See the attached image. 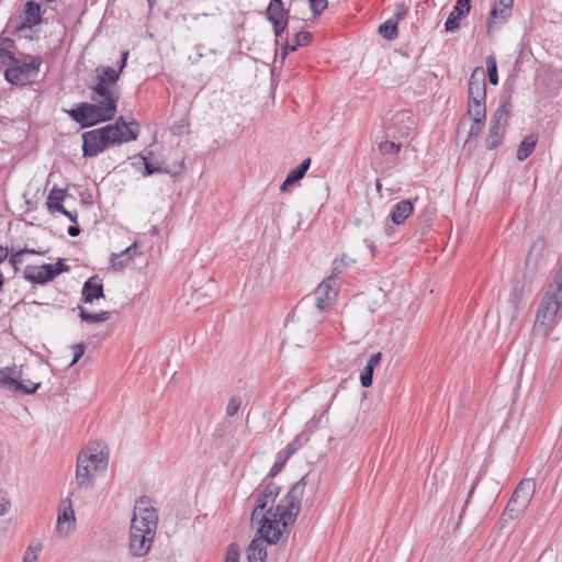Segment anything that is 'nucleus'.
Listing matches in <instances>:
<instances>
[{
  "instance_id": "nucleus-1",
  "label": "nucleus",
  "mask_w": 562,
  "mask_h": 562,
  "mask_svg": "<svg viewBox=\"0 0 562 562\" xmlns=\"http://www.w3.org/2000/svg\"><path fill=\"white\" fill-rule=\"evenodd\" d=\"M305 488V477H302L278 503L280 488L277 484L269 483L259 492L250 517L257 525V532L247 548L248 562H266L267 544H277L289 532L301 510Z\"/></svg>"
},
{
  "instance_id": "nucleus-2",
  "label": "nucleus",
  "mask_w": 562,
  "mask_h": 562,
  "mask_svg": "<svg viewBox=\"0 0 562 562\" xmlns=\"http://www.w3.org/2000/svg\"><path fill=\"white\" fill-rule=\"evenodd\" d=\"M128 53L122 54L119 69L109 66L95 69L97 83L92 88V103H82L77 109L69 111V115L82 127L92 126L100 122L110 121L115 116L117 102L120 100V88L117 85L120 74L126 65Z\"/></svg>"
},
{
  "instance_id": "nucleus-3",
  "label": "nucleus",
  "mask_w": 562,
  "mask_h": 562,
  "mask_svg": "<svg viewBox=\"0 0 562 562\" xmlns=\"http://www.w3.org/2000/svg\"><path fill=\"white\" fill-rule=\"evenodd\" d=\"M137 134L138 125L135 122H131L128 124L123 120V117H120L115 124L92 130L82 135L83 156L93 157L111 145L135 140L137 138Z\"/></svg>"
},
{
  "instance_id": "nucleus-4",
  "label": "nucleus",
  "mask_w": 562,
  "mask_h": 562,
  "mask_svg": "<svg viewBox=\"0 0 562 562\" xmlns=\"http://www.w3.org/2000/svg\"><path fill=\"white\" fill-rule=\"evenodd\" d=\"M485 72L483 67H475L469 79L468 115L472 120L469 137H477L486 120Z\"/></svg>"
},
{
  "instance_id": "nucleus-5",
  "label": "nucleus",
  "mask_w": 562,
  "mask_h": 562,
  "mask_svg": "<svg viewBox=\"0 0 562 562\" xmlns=\"http://www.w3.org/2000/svg\"><path fill=\"white\" fill-rule=\"evenodd\" d=\"M109 456L99 445L88 446L77 457L75 485L87 490L93 485L98 475L108 468Z\"/></svg>"
},
{
  "instance_id": "nucleus-6",
  "label": "nucleus",
  "mask_w": 562,
  "mask_h": 562,
  "mask_svg": "<svg viewBox=\"0 0 562 562\" xmlns=\"http://www.w3.org/2000/svg\"><path fill=\"white\" fill-rule=\"evenodd\" d=\"M322 321V315L306 307L305 303H299L285 321L288 339L299 347L311 342L316 336V326Z\"/></svg>"
},
{
  "instance_id": "nucleus-7",
  "label": "nucleus",
  "mask_w": 562,
  "mask_h": 562,
  "mask_svg": "<svg viewBox=\"0 0 562 562\" xmlns=\"http://www.w3.org/2000/svg\"><path fill=\"white\" fill-rule=\"evenodd\" d=\"M560 310H562V283L553 280L538 308L533 324L535 333L548 336L558 323Z\"/></svg>"
},
{
  "instance_id": "nucleus-8",
  "label": "nucleus",
  "mask_w": 562,
  "mask_h": 562,
  "mask_svg": "<svg viewBox=\"0 0 562 562\" xmlns=\"http://www.w3.org/2000/svg\"><path fill=\"white\" fill-rule=\"evenodd\" d=\"M337 295V279L335 274H331L321 282L312 294L303 297L300 303H305L306 307L323 316V313L334 305Z\"/></svg>"
},
{
  "instance_id": "nucleus-9",
  "label": "nucleus",
  "mask_w": 562,
  "mask_h": 562,
  "mask_svg": "<svg viewBox=\"0 0 562 562\" xmlns=\"http://www.w3.org/2000/svg\"><path fill=\"white\" fill-rule=\"evenodd\" d=\"M536 492V482L532 479H524L515 488L507 506L502 515V520L508 522L521 515L530 504Z\"/></svg>"
},
{
  "instance_id": "nucleus-10",
  "label": "nucleus",
  "mask_w": 562,
  "mask_h": 562,
  "mask_svg": "<svg viewBox=\"0 0 562 562\" xmlns=\"http://www.w3.org/2000/svg\"><path fill=\"white\" fill-rule=\"evenodd\" d=\"M26 369L23 367L3 368L0 370V384L9 390L33 394L41 386V381H34L29 378Z\"/></svg>"
},
{
  "instance_id": "nucleus-11",
  "label": "nucleus",
  "mask_w": 562,
  "mask_h": 562,
  "mask_svg": "<svg viewBox=\"0 0 562 562\" xmlns=\"http://www.w3.org/2000/svg\"><path fill=\"white\" fill-rule=\"evenodd\" d=\"M158 522L157 510L154 507L151 501L147 496L139 497L134 506L133 518H132V529H136V532L142 530L156 533Z\"/></svg>"
},
{
  "instance_id": "nucleus-12",
  "label": "nucleus",
  "mask_w": 562,
  "mask_h": 562,
  "mask_svg": "<svg viewBox=\"0 0 562 562\" xmlns=\"http://www.w3.org/2000/svg\"><path fill=\"white\" fill-rule=\"evenodd\" d=\"M40 61L34 57L14 60V64L4 72L5 79L12 85L25 86L33 81L38 74Z\"/></svg>"
},
{
  "instance_id": "nucleus-13",
  "label": "nucleus",
  "mask_w": 562,
  "mask_h": 562,
  "mask_svg": "<svg viewBox=\"0 0 562 562\" xmlns=\"http://www.w3.org/2000/svg\"><path fill=\"white\" fill-rule=\"evenodd\" d=\"M508 116L509 110L505 104L498 106L493 113L486 137L487 149H493L502 143Z\"/></svg>"
},
{
  "instance_id": "nucleus-14",
  "label": "nucleus",
  "mask_w": 562,
  "mask_h": 562,
  "mask_svg": "<svg viewBox=\"0 0 562 562\" xmlns=\"http://www.w3.org/2000/svg\"><path fill=\"white\" fill-rule=\"evenodd\" d=\"M76 529V516L71 499L66 497L59 502L55 532L59 538H68Z\"/></svg>"
},
{
  "instance_id": "nucleus-15",
  "label": "nucleus",
  "mask_w": 562,
  "mask_h": 562,
  "mask_svg": "<svg viewBox=\"0 0 562 562\" xmlns=\"http://www.w3.org/2000/svg\"><path fill=\"white\" fill-rule=\"evenodd\" d=\"M514 0H496L487 18V33L507 22L512 15Z\"/></svg>"
},
{
  "instance_id": "nucleus-16",
  "label": "nucleus",
  "mask_w": 562,
  "mask_h": 562,
  "mask_svg": "<svg viewBox=\"0 0 562 562\" xmlns=\"http://www.w3.org/2000/svg\"><path fill=\"white\" fill-rule=\"evenodd\" d=\"M155 533L147 531L136 532V529L131 528L130 549L134 557H144L149 551Z\"/></svg>"
},
{
  "instance_id": "nucleus-17",
  "label": "nucleus",
  "mask_w": 562,
  "mask_h": 562,
  "mask_svg": "<svg viewBox=\"0 0 562 562\" xmlns=\"http://www.w3.org/2000/svg\"><path fill=\"white\" fill-rule=\"evenodd\" d=\"M471 10V0H457L452 11L449 13L446 22L445 30L447 32H456L460 27V21L468 16Z\"/></svg>"
},
{
  "instance_id": "nucleus-18",
  "label": "nucleus",
  "mask_w": 562,
  "mask_h": 562,
  "mask_svg": "<svg viewBox=\"0 0 562 562\" xmlns=\"http://www.w3.org/2000/svg\"><path fill=\"white\" fill-rule=\"evenodd\" d=\"M24 273L29 281L40 284L46 283L56 277L53 265L26 267Z\"/></svg>"
},
{
  "instance_id": "nucleus-19",
  "label": "nucleus",
  "mask_w": 562,
  "mask_h": 562,
  "mask_svg": "<svg viewBox=\"0 0 562 562\" xmlns=\"http://www.w3.org/2000/svg\"><path fill=\"white\" fill-rule=\"evenodd\" d=\"M103 297V285L98 277L89 278L82 288V300L86 303H93L95 300Z\"/></svg>"
},
{
  "instance_id": "nucleus-20",
  "label": "nucleus",
  "mask_w": 562,
  "mask_h": 562,
  "mask_svg": "<svg viewBox=\"0 0 562 562\" xmlns=\"http://www.w3.org/2000/svg\"><path fill=\"white\" fill-rule=\"evenodd\" d=\"M413 211L414 205L412 201L402 200L398 203H396L394 209L392 210L390 214L391 221L395 225H401L413 214Z\"/></svg>"
},
{
  "instance_id": "nucleus-21",
  "label": "nucleus",
  "mask_w": 562,
  "mask_h": 562,
  "mask_svg": "<svg viewBox=\"0 0 562 562\" xmlns=\"http://www.w3.org/2000/svg\"><path fill=\"white\" fill-rule=\"evenodd\" d=\"M137 243L134 241L131 246H128L125 250L120 254H112L111 262L115 269L122 270L127 267L134 259L136 255Z\"/></svg>"
},
{
  "instance_id": "nucleus-22",
  "label": "nucleus",
  "mask_w": 562,
  "mask_h": 562,
  "mask_svg": "<svg viewBox=\"0 0 562 562\" xmlns=\"http://www.w3.org/2000/svg\"><path fill=\"white\" fill-rule=\"evenodd\" d=\"M310 166H311V158L304 159L300 166L292 169L288 173L285 180L283 181V183L280 187V190L282 192H284L288 189V187L292 186L293 183H295L296 181L302 179L304 177V175L306 173V171L308 170Z\"/></svg>"
},
{
  "instance_id": "nucleus-23",
  "label": "nucleus",
  "mask_w": 562,
  "mask_h": 562,
  "mask_svg": "<svg viewBox=\"0 0 562 562\" xmlns=\"http://www.w3.org/2000/svg\"><path fill=\"white\" fill-rule=\"evenodd\" d=\"M381 359V352H376L370 357L369 361L367 362V366L364 367L360 374V382L363 387H369L372 385L373 372L374 369L380 364Z\"/></svg>"
},
{
  "instance_id": "nucleus-24",
  "label": "nucleus",
  "mask_w": 562,
  "mask_h": 562,
  "mask_svg": "<svg viewBox=\"0 0 562 562\" xmlns=\"http://www.w3.org/2000/svg\"><path fill=\"white\" fill-rule=\"evenodd\" d=\"M41 22V7L34 1H29L24 11V24L27 26L36 25Z\"/></svg>"
},
{
  "instance_id": "nucleus-25",
  "label": "nucleus",
  "mask_w": 562,
  "mask_h": 562,
  "mask_svg": "<svg viewBox=\"0 0 562 562\" xmlns=\"http://www.w3.org/2000/svg\"><path fill=\"white\" fill-rule=\"evenodd\" d=\"M536 144H537V136L529 135V136L525 137L522 139V142L520 143V145L518 146L517 159L519 161H524L525 159H527L535 150Z\"/></svg>"
},
{
  "instance_id": "nucleus-26",
  "label": "nucleus",
  "mask_w": 562,
  "mask_h": 562,
  "mask_svg": "<svg viewBox=\"0 0 562 562\" xmlns=\"http://www.w3.org/2000/svg\"><path fill=\"white\" fill-rule=\"evenodd\" d=\"M43 541L33 539L30 541L23 554V562H38L40 554L43 550Z\"/></svg>"
},
{
  "instance_id": "nucleus-27",
  "label": "nucleus",
  "mask_w": 562,
  "mask_h": 562,
  "mask_svg": "<svg viewBox=\"0 0 562 562\" xmlns=\"http://www.w3.org/2000/svg\"><path fill=\"white\" fill-rule=\"evenodd\" d=\"M519 311V299L516 293H513L507 302L502 306L501 313L509 321L513 322Z\"/></svg>"
},
{
  "instance_id": "nucleus-28",
  "label": "nucleus",
  "mask_w": 562,
  "mask_h": 562,
  "mask_svg": "<svg viewBox=\"0 0 562 562\" xmlns=\"http://www.w3.org/2000/svg\"><path fill=\"white\" fill-rule=\"evenodd\" d=\"M44 194V189L36 182H31L23 194V199L29 207H33Z\"/></svg>"
},
{
  "instance_id": "nucleus-29",
  "label": "nucleus",
  "mask_w": 562,
  "mask_h": 562,
  "mask_svg": "<svg viewBox=\"0 0 562 562\" xmlns=\"http://www.w3.org/2000/svg\"><path fill=\"white\" fill-rule=\"evenodd\" d=\"M80 310V318L87 323H103L110 319L111 313L108 311H102L100 313H90L86 311L83 307H79Z\"/></svg>"
},
{
  "instance_id": "nucleus-30",
  "label": "nucleus",
  "mask_w": 562,
  "mask_h": 562,
  "mask_svg": "<svg viewBox=\"0 0 562 562\" xmlns=\"http://www.w3.org/2000/svg\"><path fill=\"white\" fill-rule=\"evenodd\" d=\"M397 23L394 18L379 26V33L386 40H394L397 36Z\"/></svg>"
},
{
  "instance_id": "nucleus-31",
  "label": "nucleus",
  "mask_w": 562,
  "mask_h": 562,
  "mask_svg": "<svg viewBox=\"0 0 562 562\" xmlns=\"http://www.w3.org/2000/svg\"><path fill=\"white\" fill-rule=\"evenodd\" d=\"M269 21L288 20V11L283 3H270L267 10Z\"/></svg>"
},
{
  "instance_id": "nucleus-32",
  "label": "nucleus",
  "mask_w": 562,
  "mask_h": 562,
  "mask_svg": "<svg viewBox=\"0 0 562 562\" xmlns=\"http://www.w3.org/2000/svg\"><path fill=\"white\" fill-rule=\"evenodd\" d=\"M484 72L485 76H488V80L493 86L498 83L497 63L493 55L486 57V71L484 70Z\"/></svg>"
},
{
  "instance_id": "nucleus-33",
  "label": "nucleus",
  "mask_w": 562,
  "mask_h": 562,
  "mask_svg": "<svg viewBox=\"0 0 562 562\" xmlns=\"http://www.w3.org/2000/svg\"><path fill=\"white\" fill-rule=\"evenodd\" d=\"M64 200V191L53 188L47 198V206L50 212L55 211L56 204H61Z\"/></svg>"
},
{
  "instance_id": "nucleus-34",
  "label": "nucleus",
  "mask_w": 562,
  "mask_h": 562,
  "mask_svg": "<svg viewBox=\"0 0 562 562\" xmlns=\"http://www.w3.org/2000/svg\"><path fill=\"white\" fill-rule=\"evenodd\" d=\"M379 150L382 155H397L401 150V144L394 142H381L379 144Z\"/></svg>"
},
{
  "instance_id": "nucleus-35",
  "label": "nucleus",
  "mask_w": 562,
  "mask_h": 562,
  "mask_svg": "<svg viewBox=\"0 0 562 562\" xmlns=\"http://www.w3.org/2000/svg\"><path fill=\"white\" fill-rule=\"evenodd\" d=\"M241 403H243V400L240 396L235 395V396L231 397L226 405V409H225L226 415L229 417L236 415L241 406Z\"/></svg>"
},
{
  "instance_id": "nucleus-36",
  "label": "nucleus",
  "mask_w": 562,
  "mask_h": 562,
  "mask_svg": "<svg viewBox=\"0 0 562 562\" xmlns=\"http://www.w3.org/2000/svg\"><path fill=\"white\" fill-rule=\"evenodd\" d=\"M297 0H291V4L295 3ZM310 7L312 9L313 15L318 16L328 5L327 0H307Z\"/></svg>"
},
{
  "instance_id": "nucleus-37",
  "label": "nucleus",
  "mask_w": 562,
  "mask_h": 562,
  "mask_svg": "<svg viewBox=\"0 0 562 562\" xmlns=\"http://www.w3.org/2000/svg\"><path fill=\"white\" fill-rule=\"evenodd\" d=\"M288 459L284 458L282 456V453H279L278 457H277V460L274 462V464L272 465V468L270 469V472H269V476L273 477L276 476L278 473L281 472V470L283 469L284 464L286 463Z\"/></svg>"
},
{
  "instance_id": "nucleus-38",
  "label": "nucleus",
  "mask_w": 562,
  "mask_h": 562,
  "mask_svg": "<svg viewBox=\"0 0 562 562\" xmlns=\"http://www.w3.org/2000/svg\"><path fill=\"white\" fill-rule=\"evenodd\" d=\"M24 254H37L35 250L33 249H29V248H24V249H20L19 251L16 252H13L11 254L9 260H10V263L16 269V266L19 263H21V256L24 255Z\"/></svg>"
},
{
  "instance_id": "nucleus-39",
  "label": "nucleus",
  "mask_w": 562,
  "mask_h": 562,
  "mask_svg": "<svg viewBox=\"0 0 562 562\" xmlns=\"http://www.w3.org/2000/svg\"><path fill=\"white\" fill-rule=\"evenodd\" d=\"M408 12V5L406 3V1H400L396 3V7H395V12H394V19L396 21H401L402 19H404V16L407 14Z\"/></svg>"
},
{
  "instance_id": "nucleus-40",
  "label": "nucleus",
  "mask_w": 562,
  "mask_h": 562,
  "mask_svg": "<svg viewBox=\"0 0 562 562\" xmlns=\"http://www.w3.org/2000/svg\"><path fill=\"white\" fill-rule=\"evenodd\" d=\"M11 508V501L7 493L0 491V516H4Z\"/></svg>"
},
{
  "instance_id": "nucleus-41",
  "label": "nucleus",
  "mask_w": 562,
  "mask_h": 562,
  "mask_svg": "<svg viewBox=\"0 0 562 562\" xmlns=\"http://www.w3.org/2000/svg\"><path fill=\"white\" fill-rule=\"evenodd\" d=\"M239 561V551L236 544H229L225 558V562H238Z\"/></svg>"
},
{
  "instance_id": "nucleus-42",
  "label": "nucleus",
  "mask_w": 562,
  "mask_h": 562,
  "mask_svg": "<svg viewBox=\"0 0 562 562\" xmlns=\"http://www.w3.org/2000/svg\"><path fill=\"white\" fill-rule=\"evenodd\" d=\"M312 40V34L310 32H299L295 35L296 46H305L308 45Z\"/></svg>"
},
{
  "instance_id": "nucleus-43",
  "label": "nucleus",
  "mask_w": 562,
  "mask_h": 562,
  "mask_svg": "<svg viewBox=\"0 0 562 562\" xmlns=\"http://www.w3.org/2000/svg\"><path fill=\"white\" fill-rule=\"evenodd\" d=\"M72 350H74V359H72L70 366H74L75 363H77L79 361V359L85 353L86 347L82 344H77V345L72 346Z\"/></svg>"
},
{
  "instance_id": "nucleus-44",
  "label": "nucleus",
  "mask_w": 562,
  "mask_h": 562,
  "mask_svg": "<svg viewBox=\"0 0 562 562\" xmlns=\"http://www.w3.org/2000/svg\"><path fill=\"white\" fill-rule=\"evenodd\" d=\"M347 265H348L347 257L342 256L340 259L334 261L333 271L335 273H341L344 271V269L347 267Z\"/></svg>"
},
{
  "instance_id": "nucleus-45",
  "label": "nucleus",
  "mask_w": 562,
  "mask_h": 562,
  "mask_svg": "<svg viewBox=\"0 0 562 562\" xmlns=\"http://www.w3.org/2000/svg\"><path fill=\"white\" fill-rule=\"evenodd\" d=\"M55 211L67 216L71 222L77 223V213L67 211L63 204H56Z\"/></svg>"
},
{
  "instance_id": "nucleus-46",
  "label": "nucleus",
  "mask_w": 562,
  "mask_h": 562,
  "mask_svg": "<svg viewBox=\"0 0 562 562\" xmlns=\"http://www.w3.org/2000/svg\"><path fill=\"white\" fill-rule=\"evenodd\" d=\"M271 22L273 24L274 34L277 37H279L282 34V32L285 30L288 20H277V21H271Z\"/></svg>"
},
{
  "instance_id": "nucleus-47",
  "label": "nucleus",
  "mask_w": 562,
  "mask_h": 562,
  "mask_svg": "<svg viewBox=\"0 0 562 562\" xmlns=\"http://www.w3.org/2000/svg\"><path fill=\"white\" fill-rule=\"evenodd\" d=\"M299 448V445L296 443V440L289 443L285 449L281 452L282 456L286 459H289Z\"/></svg>"
},
{
  "instance_id": "nucleus-48",
  "label": "nucleus",
  "mask_w": 562,
  "mask_h": 562,
  "mask_svg": "<svg viewBox=\"0 0 562 562\" xmlns=\"http://www.w3.org/2000/svg\"><path fill=\"white\" fill-rule=\"evenodd\" d=\"M67 270L68 267L63 259H59L56 265H53V271L56 272V276Z\"/></svg>"
},
{
  "instance_id": "nucleus-49",
  "label": "nucleus",
  "mask_w": 562,
  "mask_h": 562,
  "mask_svg": "<svg viewBox=\"0 0 562 562\" xmlns=\"http://www.w3.org/2000/svg\"><path fill=\"white\" fill-rule=\"evenodd\" d=\"M157 170L158 169L153 168L148 162H145V171H144V176L145 177H148V176L153 175Z\"/></svg>"
},
{
  "instance_id": "nucleus-50",
  "label": "nucleus",
  "mask_w": 562,
  "mask_h": 562,
  "mask_svg": "<svg viewBox=\"0 0 562 562\" xmlns=\"http://www.w3.org/2000/svg\"><path fill=\"white\" fill-rule=\"evenodd\" d=\"M79 233H80V229H79V227H78V226H70V227L68 228V234H69L71 237H76V236H78V235H79Z\"/></svg>"
},
{
  "instance_id": "nucleus-51",
  "label": "nucleus",
  "mask_w": 562,
  "mask_h": 562,
  "mask_svg": "<svg viewBox=\"0 0 562 562\" xmlns=\"http://www.w3.org/2000/svg\"><path fill=\"white\" fill-rule=\"evenodd\" d=\"M8 258V249L0 246V263Z\"/></svg>"
},
{
  "instance_id": "nucleus-52",
  "label": "nucleus",
  "mask_w": 562,
  "mask_h": 562,
  "mask_svg": "<svg viewBox=\"0 0 562 562\" xmlns=\"http://www.w3.org/2000/svg\"><path fill=\"white\" fill-rule=\"evenodd\" d=\"M297 47H299V46H296V43L291 44V45L286 44V45H285V50H288V49H289V50H291V52H294Z\"/></svg>"
},
{
  "instance_id": "nucleus-53",
  "label": "nucleus",
  "mask_w": 562,
  "mask_h": 562,
  "mask_svg": "<svg viewBox=\"0 0 562 562\" xmlns=\"http://www.w3.org/2000/svg\"><path fill=\"white\" fill-rule=\"evenodd\" d=\"M7 56V53L3 49H0V61Z\"/></svg>"
},
{
  "instance_id": "nucleus-54",
  "label": "nucleus",
  "mask_w": 562,
  "mask_h": 562,
  "mask_svg": "<svg viewBox=\"0 0 562 562\" xmlns=\"http://www.w3.org/2000/svg\"><path fill=\"white\" fill-rule=\"evenodd\" d=\"M381 188H382V184L381 182L378 180L376 181V191L380 192L381 191Z\"/></svg>"
},
{
  "instance_id": "nucleus-55",
  "label": "nucleus",
  "mask_w": 562,
  "mask_h": 562,
  "mask_svg": "<svg viewBox=\"0 0 562 562\" xmlns=\"http://www.w3.org/2000/svg\"><path fill=\"white\" fill-rule=\"evenodd\" d=\"M2 285H3V276H2V273L0 272V289L2 288Z\"/></svg>"
},
{
  "instance_id": "nucleus-56",
  "label": "nucleus",
  "mask_w": 562,
  "mask_h": 562,
  "mask_svg": "<svg viewBox=\"0 0 562 562\" xmlns=\"http://www.w3.org/2000/svg\"><path fill=\"white\" fill-rule=\"evenodd\" d=\"M270 3H282V0H271Z\"/></svg>"
},
{
  "instance_id": "nucleus-57",
  "label": "nucleus",
  "mask_w": 562,
  "mask_h": 562,
  "mask_svg": "<svg viewBox=\"0 0 562 562\" xmlns=\"http://www.w3.org/2000/svg\"><path fill=\"white\" fill-rule=\"evenodd\" d=\"M473 490H474V486H472V488L470 490L469 496H471V494L473 493Z\"/></svg>"
},
{
  "instance_id": "nucleus-58",
  "label": "nucleus",
  "mask_w": 562,
  "mask_h": 562,
  "mask_svg": "<svg viewBox=\"0 0 562 562\" xmlns=\"http://www.w3.org/2000/svg\"><path fill=\"white\" fill-rule=\"evenodd\" d=\"M148 2H149V5L151 7V5H153L154 0H148Z\"/></svg>"
}]
</instances>
